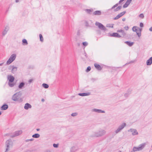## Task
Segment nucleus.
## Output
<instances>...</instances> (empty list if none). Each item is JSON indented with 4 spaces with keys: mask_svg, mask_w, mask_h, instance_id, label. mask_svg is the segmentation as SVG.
Returning <instances> with one entry per match:
<instances>
[{
    "mask_svg": "<svg viewBox=\"0 0 152 152\" xmlns=\"http://www.w3.org/2000/svg\"><path fill=\"white\" fill-rule=\"evenodd\" d=\"M20 100L21 102H22V99H20Z\"/></svg>",
    "mask_w": 152,
    "mask_h": 152,
    "instance_id": "obj_60",
    "label": "nucleus"
},
{
    "mask_svg": "<svg viewBox=\"0 0 152 152\" xmlns=\"http://www.w3.org/2000/svg\"><path fill=\"white\" fill-rule=\"evenodd\" d=\"M95 25L97 26L101 30L104 31H106L107 30L106 28L102 24L99 22H96L95 23Z\"/></svg>",
    "mask_w": 152,
    "mask_h": 152,
    "instance_id": "obj_6",
    "label": "nucleus"
},
{
    "mask_svg": "<svg viewBox=\"0 0 152 152\" xmlns=\"http://www.w3.org/2000/svg\"><path fill=\"white\" fill-rule=\"evenodd\" d=\"M124 0H120L119 1V3H121Z\"/></svg>",
    "mask_w": 152,
    "mask_h": 152,
    "instance_id": "obj_52",
    "label": "nucleus"
},
{
    "mask_svg": "<svg viewBox=\"0 0 152 152\" xmlns=\"http://www.w3.org/2000/svg\"><path fill=\"white\" fill-rule=\"evenodd\" d=\"M145 145V143H144L140 145L138 147H134L133 148L132 150L134 152L137 151H141L144 148Z\"/></svg>",
    "mask_w": 152,
    "mask_h": 152,
    "instance_id": "obj_2",
    "label": "nucleus"
},
{
    "mask_svg": "<svg viewBox=\"0 0 152 152\" xmlns=\"http://www.w3.org/2000/svg\"><path fill=\"white\" fill-rule=\"evenodd\" d=\"M137 34V35L138 37H140L141 35V32H139L138 31H137L136 32Z\"/></svg>",
    "mask_w": 152,
    "mask_h": 152,
    "instance_id": "obj_39",
    "label": "nucleus"
},
{
    "mask_svg": "<svg viewBox=\"0 0 152 152\" xmlns=\"http://www.w3.org/2000/svg\"><path fill=\"white\" fill-rule=\"evenodd\" d=\"M25 85V83L23 82L21 83L18 86V88L19 89H21Z\"/></svg>",
    "mask_w": 152,
    "mask_h": 152,
    "instance_id": "obj_22",
    "label": "nucleus"
},
{
    "mask_svg": "<svg viewBox=\"0 0 152 152\" xmlns=\"http://www.w3.org/2000/svg\"><path fill=\"white\" fill-rule=\"evenodd\" d=\"M110 37H114L117 38H120L121 36L119 34L117 33H114L112 34H110Z\"/></svg>",
    "mask_w": 152,
    "mask_h": 152,
    "instance_id": "obj_10",
    "label": "nucleus"
},
{
    "mask_svg": "<svg viewBox=\"0 0 152 152\" xmlns=\"http://www.w3.org/2000/svg\"><path fill=\"white\" fill-rule=\"evenodd\" d=\"M91 67L89 66L87 68V69L86 70V71L87 72H88L91 70Z\"/></svg>",
    "mask_w": 152,
    "mask_h": 152,
    "instance_id": "obj_35",
    "label": "nucleus"
},
{
    "mask_svg": "<svg viewBox=\"0 0 152 152\" xmlns=\"http://www.w3.org/2000/svg\"><path fill=\"white\" fill-rule=\"evenodd\" d=\"M152 63V57H151L150 58L147 60L146 61V64L147 65H150Z\"/></svg>",
    "mask_w": 152,
    "mask_h": 152,
    "instance_id": "obj_16",
    "label": "nucleus"
},
{
    "mask_svg": "<svg viewBox=\"0 0 152 152\" xmlns=\"http://www.w3.org/2000/svg\"><path fill=\"white\" fill-rule=\"evenodd\" d=\"M40 136V135L38 134H35L33 135L32 137L34 138H38Z\"/></svg>",
    "mask_w": 152,
    "mask_h": 152,
    "instance_id": "obj_25",
    "label": "nucleus"
},
{
    "mask_svg": "<svg viewBox=\"0 0 152 152\" xmlns=\"http://www.w3.org/2000/svg\"><path fill=\"white\" fill-rule=\"evenodd\" d=\"M83 45L84 46H86L88 45V43L87 42H83Z\"/></svg>",
    "mask_w": 152,
    "mask_h": 152,
    "instance_id": "obj_36",
    "label": "nucleus"
},
{
    "mask_svg": "<svg viewBox=\"0 0 152 152\" xmlns=\"http://www.w3.org/2000/svg\"><path fill=\"white\" fill-rule=\"evenodd\" d=\"M140 26L141 27H142L143 26V24L142 23H140Z\"/></svg>",
    "mask_w": 152,
    "mask_h": 152,
    "instance_id": "obj_46",
    "label": "nucleus"
},
{
    "mask_svg": "<svg viewBox=\"0 0 152 152\" xmlns=\"http://www.w3.org/2000/svg\"><path fill=\"white\" fill-rule=\"evenodd\" d=\"M128 131L132 132V134L133 136L137 135L138 134V132L136 129H130L128 130Z\"/></svg>",
    "mask_w": 152,
    "mask_h": 152,
    "instance_id": "obj_9",
    "label": "nucleus"
},
{
    "mask_svg": "<svg viewBox=\"0 0 152 152\" xmlns=\"http://www.w3.org/2000/svg\"><path fill=\"white\" fill-rule=\"evenodd\" d=\"M126 13L125 11H124L123 12H122L120 13V14L121 15V16H122L123 15Z\"/></svg>",
    "mask_w": 152,
    "mask_h": 152,
    "instance_id": "obj_43",
    "label": "nucleus"
},
{
    "mask_svg": "<svg viewBox=\"0 0 152 152\" xmlns=\"http://www.w3.org/2000/svg\"><path fill=\"white\" fill-rule=\"evenodd\" d=\"M126 19L125 18H123L122 19V20L123 21H124Z\"/></svg>",
    "mask_w": 152,
    "mask_h": 152,
    "instance_id": "obj_53",
    "label": "nucleus"
},
{
    "mask_svg": "<svg viewBox=\"0 0 152 152\" xmlns=\"http://www.w3.org/2000/svg\"><path fill=\"white\" fill-rule=\"evenodd\" d=\"M39 37L40 38V40L42 42H43V39L42 35L41 34H39Z\"/></svg>",
    "mask_w": 152,
    "mask_h": 152,
    "instance_id": "obj_32",
    "label": "nucleus"
},
{
    "mask_svg": "<svg viewBox=\"0 0 152 152\" xmlns=\"http://www.w3.org/2000/svg\"><path fill=\"white\" fill-rule=\"evenodd\" d=\"M90 94L91 93L90 92H87L82 93H79L78 94V95L80 96H89L90 95Z\"/></svg>",
    "mask_w": 152,
    "mask_h": 152,
    "instance_id": "obj_14",
    "label": "nucleus"
},
{
    "mask_svg": "<svg viewBox=\"0 0 152 152\" xmlns=\"http://www.w3.org/2000/svg\"><path fill=\"white\" fill-rule=\"evenodd\" d=\"M131 152H134V151H133L132 150V151H131Z\"/></svg>",
    "mask_w": 152,
    "mask_h": 152,
    "instance_id": "obj_62",
    "label": "nucleus"
},
{
    "mask_svg": "<svg viewBox=\"0 0 152 152\" xmlns=\"http://www.w3.org/2000/svg\"><path fill=\"white\" fill-rule=\"evenodd\" d=\"M33 81V80L32 79H30L29 80H28V82L30 83H31V82H32V81Z\"/></svg>",
    "mask_w": 152,
    "mask_h": 152,
    "instance_id": "obj_49",
    "label": "nucleus"
},
{
    "mask_svg": "<svg viewBox=\"0 0 152 152\" xmlns=\"http://www.w3.org/2000/svg\"><path fill=\"white\" fill-rule=\"evenodd\" d=\"M78 45H80V44H78Z\"/></svg>",
    "mask_w": 152,
    "mask_h": 152,
    "instance_id": "obj_63",
    "label": "nucleus"
},
{
    "mask_svg": "<svg viewBox=\"0 0 152 152\" xmlns=\"http://www.w3.org/2000/svg\"><path fill=\"white\" fill-rule=\"evenodd\" d=\"M21 94V93L20 92L14 94L12 97V99L15 101H18Z\"/></svg>",
    "mask_w": 152,
    "mask_h": 152,
    "instance_id": "obj_3",
    "label": "nucleus"
},
{
    "mask_svg": "<svg viewBox=\"0 0 152 152\" xmlns=\"http://www.w3.org/2000/svg\"><path fill=\"white\" fill-rule=\"evenodd\" d=\"M120 18V17L118 15L116 17H115L114 18V20H117Z\"/></svg>",
    "mask_w": 152,
    "mask_h": 152,
    "instance_id": "obj_44",
    "label": "nucleus"
},
{
    "mask_svg": "<svg viewBox=\"0 0 152 152\" xmlns=\"http://www.w3.org/2000/svg\"><path fill=\"white\" fill-rule=\"evenodd\" d=\"M120 3H119V2H118V3H117L115 5H114V6H113L112 8H111V9H114V8H115V7H116L118 5V4H120Z\"/></svg>",
    "mask_w": 152,
    "mask_h": 152,
    "instance_id": "obj_34",
    "label": "nucleus"
},
{
    "mask_svg": "<svg viewBox=\"0 0 152 152\" xmlns=\"http://www.w3.org/2000/svg\"><path fill=\"white\" fill-rule=\"evenodd\" d=\"M138 27L136 26H134L132 28V31H133L136 32L138 31Z\"/></svg>",
    "mask_w": 152,
    "mask_h": 152,
    "instance_id": "obj_23",
    "label": "nucleus"
},
{
    "mask_svg": "<svg viewBox=\"0 0 152 152\" xmlns=\"http://www.w3.org/2000/svg\"><path fill=\"white\" fill-rule=\"evenodd\" d=\"M8 79L9 80V82L12 83L14 80L15 78L13 76L10 75L8 78Z\"/></svg>",
    "mask_w": 152,
    "mask_h": 152,
    "instance_id": "obj_19",
    "label": "nucleus"
},
{
    "mask_svg": "<svg viewBox=\"0 0 152 152\" xmlns=\"http://www.w3.org/2000/svg\"><path fill=\"white\" fill-rule=\"evenodd\" d=\"M9 85L10 87H12L14 86V84L12 83L9 82Z\"/></svg>",
    "mask_w": 152,
    "mask_h": 152,
    "instance_id": "obj_33",
    "label": "nucleus"
},
{
    "mask_svg": "<svg viewBox=\"0 0 152 152\" xmlns=\"http://www.w3.org/2000/svg\"><path fill=\"white\" fill-rule=\"evenodd\" d=\"M117 32L118 33H121L123 37L125 36L126 35V33L124 31V30L120 29L117 30Z\"/></svg>",
    "mask_w": 152,
    "mask_h": 152,
    "instance_id": "obj_12",
    "label": "nucleus"
},
{
    "mask_svg": "<svg viewBox=\"0 0 152 152\" xmlns=\"http://www.w3.org/2000/svg\"><path fill=\"white\" fill-rule=\"evenodd\" d=\"M118 15L120 17V18L122 16H121V15L120 14H119Z\"/></svg>",
    "mask_w": 152,
    "mask_h": 152,
    "instance_id": "obj_57",
    "label": "nucleus"
},
{
    "mask_svg": "<svg viewBox=\"0 0 152 152\" xmlns=\"http://www.w3.org/2000/svg\"><path fill=\"white\" fill-rule=\"evenodd\" d=\"M16 58V55L15 54H12V55L8 60L7 61L6 64L7 65H9Z\"/></svg>",
    "mask_w": 152,
    "mask_h": 152,
    "instance_id": "obj_5",
    "label": "nucleus"
},
{
    "mask_svg": "<svg viewBox=\"0 0 152 152\" xmlns=\"http://www.w3.org/2000/svg\"><path fill=\"white\" fill-rule=\"evenodd\" d=\"M17 68L16 67L12 66V68L11 70V72L12 73H15L17 70Z\"/></svg>",
    "mask_w": 152,
    "mask_h": 152,
    "instance_id": "obj_21",
    "label": "nucleus"
},
{
    "mask_svg": "<svg viewBox=\"0 0 152 152\" xmlns=\"http://www.w3.org/2000/svg\"><path fill=\"white\" fill-rule=\"evenodd\" d=\"M77 115V113H73L71 115L72 116L74 117Z\"/></svg>",
    "mask_w": 152,
    "mask_h": 152,
    "instance_id": "obj_37",
    "label": "nucleus"
},
{
    "mask_svg": "<svg viewBox=\"0 0 152 152\" xmlns=\"http://www.w3.org/2000/svg\"><path fill=\"white\" fill-rule=\"evenodd\" d=\"M149 30L150 31H152V26L149 28Z\"/></svg>",
    "mask_w": 152,
    "mask_h": 152,
    "instance_id": "obj_51",
    "label": "nucleus"
},
{
    "mask_svg": "<svg viewBox=\"0 0 152 152\" xmlns=\"http://www.w3.org/2000/svg\"><path fill=\"white\" fill-rule=\"evenodd\" d=\"M22 132L21 130L16 131L13 133L10 134V136L11 137H14L19 135L22 133Z\"/></svg>",
    "mask_w": 152,
    "mask_h": 152,
    "instance_id": "obj_7",
    "label": "nucleus"
},
{
    "mask_svg": "<svg viewBox=\"0 0 152 152\" xmlns=\"http://www.w3.org/2000/svg\"><path fill=\"white\" fill-rule=\"evenodd\" d=\"M125 43L130 47L132 46L134 44V42H131L130 41H126L125 42Z\"/></svg>",
    "mask_w": 152,
    "mask_h": 152,
    "instance_id": "obj_20",
    "label": "nucleus"
},
{
    "mask_svg": "<svg viewBox=\"0 0 152 152\" xmlns=\"http://www.w3.org/2000/svg\"><path fill=\"white\" fill-rule=\"evenodd\" d=\"M19 0H15V2L16 3H18L19 2Z\"/></svg>",
    "mask_w": 152,
    "mask_h": 152,
    "instance_id": "obj_55",
    "label": "nucleus"
},
{
    "mask_svg": "<svg viewBox=\"0 0 152 152\" xmlns=\"http://www.w3.org/2000/svg\"><path fill=\"white\" fill-rule=\"evenodd\" d=\"M132 61L130 62V63H132Z\"/></svg>",
    "mask_w": 152,
    "mask_h": 152,
    "instance_id": "obj_64",
    "label": "nucleus"
},
{
    "mask_svg": "<svg viewBox=\"0 0 152 152\" xmlns=\"http://www.w3.org/2000/svg\"><path fill=\"white\" fill-rule=\"evenodd\" d=\"M126 126V124L124 123L119 125L118 128L115 131V133L117 134L120 132Z\"/></svg>",
    "mask_w": 152,
    "mask_h": 152,
    "instance_id": "obj_4",
    "label": "nucleus"
},
{
    "mask_svg": "<svg viewBox=\"0 0 152 152\" xmlns=\"http://www.w3.org/2000/svg\"><path fill=\"white\" fill-rule=\"evenodd\" d=\"M5 145L6 146L12 147V146L13 142L12 140H8L6 142Z\"/></svg>",
    "mask_w": 152,
    "mask_h": 152,
    "instance_id": "obj_8",
    "label": "nucleus"
},
{
    "mask_svg": "<svg viewBox=\"0 0 152 152\" xmlns=\"http://www.w3.org/2000/svg\"><path fill=\"white\" fill-rule=\"evenodd\" d=\"M113 26L114 24H109L107 25L106 26L109 28H113Z\"/></svg>",
    "mask_w": 152,
    "mask_h": 152,
    "instance_id": "obj_31",
    "label": "nucleus"
},
{
    "mask_svg": "<svg viewBox=\"0 0 152 152\" xmlns=\"http://www.w3.org/2000/svg\"><path fill=\"white\" fill-rule=\"evenodd\" d=\"M10 147L6 146L5 151L4 152H8V151L10 150Z\"/></svg>",
    "mask_w": 152,
    "mask_h": 152,
    "instance_id": "obj_30",
    "label": "nucleus"
},
{
    "mask_svg": "<svg viewBox=\"0 0 152 152\" xmlns=\"http://www.w3.org/2000/svg\"><path fill=\"white\" fill-rule=\"evenodd\" d=\"M4 63H2L0 64V66H2L3 65Z\"/></svg>",
    "mask_w": 152,
    "mask_h": 152,
    "instance_id": "obj_54",
    "label": "nucleus"
},
{
    "mask_svg": "<svg viewBox=\"0 0 152 152\" xmlns=\"http://www.w3.org/2000/svg\"><path fill=\"white\" fill-rule=\"evenodd\" d=\"M31 105L28 103H26L24 107V109L26 110H28V108H31Z\"/></svg>",
    "mask_w": 152,
    "mask_h": 152,
    "instance_id": "obj_15",
    "label": "nucleus"
},
{
    "mask_svg": "<svg viewBox=\"0 0 152 152\" xmlns=\"http://www.w3.org/2000/svg\"><path fill=\"white\" fill-rule=\"evenodd\" d=\"M8 105L7 104H5L1 106V109L2 110H5L8 108Z\"/></svg>",
    "mask_w": 152,
    "mask_h": 152,
    "instance_id": "obj_17",
    "label": "nucleus"
},
{
    "mask_svg": "<svg viewBox=\"0 0 152 152\" xmlns=\"http://www.w3.org/2000/svg\"><path fill=\"white\" fill-rule=\"evenodd\" d=\"M121 8H122L121 6H118L116 9H115L114 11L115 12L117 11H118L119 10H120L121 9Z\"/></svg>",
    "mask_w": 152,
    "mask_h": 152,
    "instance_id": "obj_28",
    "label": "nucleus"
},
{
    "mask_svg": "<svg viewBox=\"0 0 152 152\" xmlns=\"http://www.w3.org/2000/svg\"><path fill=\"white\" fill-rule=\"evenodd\" d=\"M139 16L140 17V18H144V15L142 13L140 14L139 15Z\"/></svg>",
    "mask_w": 152,
    "mask_h": 152,
    "instance_id": "obj_38",
    "label": "nucleus"
},
{
    "mask_svg": "<svg viewBox=\"0 0 152 152\" xmlns=\"http://www.w3.org/2000/svg\"><path fill=\"white\" fill-rule=\"evenodd\" d=\"M86 11L88 13H90L91 12V10L89 9H86Z\"/></svg>",
    "mask_w": 152,
    "mask_h": 152,
    "instance_id": "obj_40",
    "label": "nucleus"
},
{
    "mask_svg": "<svg viewBox=\"0 0 152 152\" xmlns=\"http://www.w3.org/2000/svg\"><path fill=\"white\" fill-rule=\"evenodd\" d=\"M1 114V112L0 111V115Z\"/></svg>",
    "mask_w": 152,
    "mask_h": 152,
    "instance_id": "obj_61",
    "label": "nucleus"
},
{
    "mask_svg": "<svg viewBox=\"0 0 152 152\" xmlns=\"http://www.w3.org/2000/svg\"><path fill=\"white\" fill-rule=\"evenodd\" d=\"M39 129H37V131H39Z\"/></svg>",
    "mask_w": 152,
    "mask_h": 152,
    "instance_id": "obj_58",
    "label": "nucleus"
},
{
    "mask_svg": "<svg viewBox=\"0 0 152 152\" xmlns=\"http://www.w3.org/2000/svg\"><path fill=\"white\" fill-rule=\"evenodd\" d=\"M142 30V28H140L138 27V31H139V32H141V31Z\"/></svg>",
    "mask_w": 152,
    "mask_h": 152,
    "instance_id": "obj_48",
    "label": "nucleus"
},
{
    "mask_svg": "<svg viewBox=\"0 0 152 152\" xmlns=\"http://www.w3.org/2000/svg\"><path fill=\"white\" fill-rule=\"evenodd\" d=\"M53 146L54 148H57L58 147V144H56L54 143L53 144Z\"/></svg>",
    "mask_w": 152,
    "mask_h": 152,
    "instance_id": "obj_41",
    "label": "nucleus"
},
{
    "mask_svg": "<svg viewBox=\"0 0 152 152\" xmlns=\"http://www.w3.org/2000/svg\"><path fill=\"white\" fill-rule=\"evenodd\" d=\"M94 66L99 70H101L102 69V68L99 65L97 64H94Z\"/></svg>",
    "mask_w": 152,
    "mask_h": 152,
    "instance_id": "obj_18",
    "label": "nucleus"
},
{
    "mask_svg": "<svg viewBox=\"0 0 152 152\" xmlns=\"http://www.w3.org/2000/svg\"><path fill=\"white\" fill-rule=\"evenodd\" d=\"M132 0H127V1L130 4Z\"/></svg>",
    "mask_w": 152,
    "mask_h": 152,
    "instance_id": "obj_50",
    "label": "nucleus"
},
{
    "mask_svg": "<svg viewBox=\"0 0 152 152\" xmlns=\"http://www.w3.org/2000/svg\"><path fill=\"white\" fill-rule=\"evenodd\" d=\"M22 43L24 45H26L28 44L27 41L25 39H23Z\"/></svg>",
    "mask_w": 152,
    "mask_h": 152,
    "instance_id": "obj_26",
    "label": "nucleus"
},
{
    "mask_svg": "<svg viewBox=\"0 0 152 152\" xmlns=\"http://www.w3.org/2000/svg\"><path fill=\"white\" fill-rule=\"evenodd\" d=\"M92 111L94 112H95L98 113H105V111L104 110H102L100 109H93L92 110Z\"/></svg>",
    "mask_w": 152,
    "mask_h": 152,
    "instance_id": "obj_11",
    "label": "nucleus"
},
{
    "mask_svg": "<svg viewBox=\"0 0 152 152\" xmlns=\"http://www.w3.org/2000/svg\"><path fill=\"white\" fill-rule=\"evenodd\" d=\"M42 86L44 88H47L49 87L48 85L45 83H43L42 84Z\"/></svg>",
    "mask_w": 152,
    "mask_h": 152,
    "instance_id": "obj_29",
    "label": "nucleus"
},
{
    "mask_svg": "<svg viewBox=\"0 0 152 152\" xmlns=\"http://www.w3.org/2000/svg\"><path fill=\"white\" fill-rule=\"evenodd\" d=\"M124 28L126 31L128 30L129 28V27L128 26H125Z\"/></svg>",
    "mask_w": 152,
    "mask_h": 152,
    "instance_id": "obj_45",
    "label": "nucleus"
},
{
    "mask_svg": "<svg viewBox=\"0 0 152 152\" xmlns=\"http://www.w3.org/2000/svg\"><path fill=\"white\" fill-rule=\"evenodd\" d=\"M94 15H100L101 14V12L100 11H96L94 12Z\"/></svg>",
    "mask_w": 152,
    "mask_h": 152,
    "instance_id": "obj_24",
    "label": "nucleus"
},
{
    "mask_svg": "<svg viewBox=\"0 0 152 152\" xmlns=\"http://www.w3.org/2000/svg\"><path fill=\"white\" fill-rule=\"evenodd\" d=\"M86 53H85V56H86V57H87V56H86Z\"/></svg>",
    "mask_w": 152,
    "mask_h": 152,
    "instance_id": "obj_59",
    "label": "nucleus"
},
{
    "mask_svg": "<svg viewBox=\"0 0 152 152\" xmlns=\"http://www.w3.org/2000/svg\"><path fill=\"white\" fill-rule=\"evenodd\" d=\"M9 29V28L8 26H6V27H5V29L2 32V35L3 36H4L7 33Z\"/></svg>",
    "mask_w": 152,
    "mask_h": 152,
    "instance_id": "obj_13",
    "label": "nucleus"
},
{
    "mask_svg": "<svg viewBox=\"0 0 152 152\" xmlns=\"http://www.w3.org/2000/svg\"><path fill=\"white\" fill-rule=\"evenodd\" d=\"M130 3L127 2V1L126 2L125 4L123 6V8H126L128 6L129 4Z\"/></svg>",
    "mask_w": 152,
    "mask_h": 152,
    "instance_id": "obj_27",
    "label": "nucleus"
},
{
    "mask_svg": "<svg viewBox=\"0 0 152 152\" xmlns=\"http://www.w3.org/2000/svg\"><path fill=\"white\" fill-rule=\"evenodd\" d=\"M34 139H33V138H32L31 139H27V140H26V142H29V141H33L34 140Z\"/></svg>",
    "mask_w": 152,
    "mask_h": 152,
    "instance_id": "obj_42",
    "label": "nucleus"
},
{
    "mask_svg": "<svg viewBox=\"0 0 152 152\" xmlns=\"http://www.w3.org/2000/svg\"><path fill=\"white\" fill-rule=\"evenodd\" d=\"M129 94H128V93H126L125 94H124V96L126 97H127L129 95Z\"/></svg>",
    "mask_w": 152,
    "mask_h": 152,
    "instance_id": "obj_47",
    "label": "nucleus"
},
{
    "mask_svg": "<svg viewBox=\"0 0 152 152\" xmlns=\"http://www.w3.org/2000/svg\"><path fill=\"white\" fill-rule=\"evenodd\" d=\"M106 133V131L103 129H101L98 131L94 133V135H92V137H99L104 135Z\"/></svg>",
    "mask_w": 152,
    "mask_h": 152,
    "instance_id": "obj_1",
    "label": "nucleus"
},
{
    "mask_svg": "<svg viewBox=\"0 0 152 152\" xmlns=\"http://www.w3.org/2000/svg\"><path fill=\"white\" fill-rule=\"evenodd\" d=\"M41 100L42 102H44L45 101V99H42Z\"/></svg>",
    "mask_w": 152,
    "mask_h": 152,
    "instance_id": "obj_56",
    "label": "nucleus"
}]
</instances>
